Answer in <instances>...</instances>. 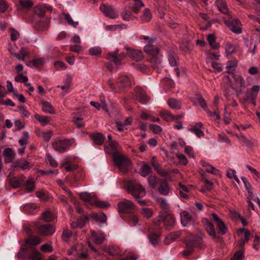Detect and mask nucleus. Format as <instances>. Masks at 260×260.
<instances>
[{
	"label": "nucleus",
	"mask_w": 260,
	"mask_h": 260,
	"mask_svg": "<svg viewBox=\"0 0 260 260\" xmlns=\"http://www.w3.org/2000/svg\"><path fill=\"white\" fill-rule=\"evenodd\" d=\"M104 150L106 153L111 155L114 162H129L128 158L122 152L121 147L116 141L106 144L104 146Z\"/></svg>",
	"instance_id": "f257e3e1"
},
{
	"label": "nucleus",
	"mask_w": 260,
	"mask_h": 260,
	"mask_svg": "<svg viewBox=\"0 0 260 260\" xmlns=\"http://www.w3.org/2000/svg\"><path fill=\"white\" fill-rule=\"evenodd\" d=\"M126 187L128 193L135 198L140 205H146V202L142 199L146 194L145 189L141 184L133 181H130L127 183Z\"/></svg>",
	"instance_id": "f03ea898"
},
{
	"label": "nucleus",
	"mask_w": 260,
	"mask_h": 260,
	"mask_svg": "<svg viewBox=\"0 0 260 260\" xmlns=\"http://www.w3.org/2000/svg\"><path fill=\"white\" fill-rule=\"evenodd\" d=\"M108 84L113 91L118 92L131 86V81L128 77L124 75L120 77L115 83L109 80Z\"/></svg>",
	"instance_id": "7ed1b4c3"
},
{
	"label": "nucleus",
	"mask_w": 260,
	"mask_h": 260,
	"mask_svg": "<svg viewBox=\"0 0 260 260\" xmlns=\"http://www.w3.org/2000/svg\"><path fill=\"white\" fill-rule=\"evenodd\" d=\"M32 224L37 230V233L39 235L48 236L55 233V228L51 224H41L39 221H36Z\"/></svg>",
	"instance_id": "20e7f679"
},
{
	"label": "nucleus",
	"mask_w": 260,
	"mask_h": 260,
	"mask_svg": "<svg viewBox=\"0 0 260 260\" xmlns=\"http://www.w3.org/2000/svg\"><path fill=\"white\" fill-rule=\"evenodd\" d=\"M136 205L131 200L124 199L117 204V210L119 213H131L135 211Z\"/></svg>",
	"instance_id": "39448f33"
},
{
	"label": "nucleus",
	"mask_w": 260,
	"mask_h": 260,
	"mask_svg": "<svg viewBox=\"0 0 260 260\" xmlns=\"http://www.w3.org/2000/svg\"><path fill=\"white\" fill-rule=\"evenodd\" d=\"M159 228L157 223L153 222L149 228V240L151 244L154 245H157L160 242V239L157 232Z\"/></svg>",
	"instance_id": "423d86ee"
},
{
	"label": "nucleus",
	"mask_w": 260,
	"mask_h": 260,
	"mask_svg": "<svg viewBox=\"0 0 260 260\" xmlns=\"http://www.w3.org/2000/svg\"><path fill=\"white\" fill-rule=\"evenodd\" d=\"M158 221H162L166 228L170 230L174 225L175 219L174 216L167 212H160L158 217Z\"/></svg>",
	"instance_id": "0eeeda50"
},
{
	"label": "nucleus",
	"mask_w": 260,
	"mask_h": 260,
	"mask_svg": "<svg viewBox=\"0 0 260 260\" xmlns=\"http://www.w3.org/2000/svg\"><path fill=\"white\" fill-rule=\"evenodd\" d=\"M144 51L149 55L152 56L151 62L155 63L160 62L158 56L159 50L157 47L154 46L152 43L148 44L145 46Z\"/></svg>",
	"instance_id": "6e6552de"
},
{
	"label": "nucleus",
	"mask_w": 260,
	"mask_h": 260,
	"mask_svg": "<svg viewBox=\"0 0 260 260\" xmlns=\"http://www.w3.org/2000/svg\"><path fill=\"white\" fill-rule=\"evenodd\" d=\"M234 81L232 84V88L235 90L237 95H239L245 88V83L244 79L239 75L234 76Z\"/></svg>",
	"instance_id": "1a4fd4ad"
},
{
	"label": "nucleus",
	"mask_w": 260,
	"mask_h": 260,
	"mask_svg": "<svg viewBox=\"0 0 260 260\" xmlns=\"http://www.w3.org/2000/svg\"><path fill=\"white\" fill-rule=\"evenodd\" d=\"M71 145L70 140L68 139L59 140L54 142L52 146L55 151L63 152Z\"/></svg>",
	"instance_id": "9d476101"
},
{
	"label": "nucleus",
	"mask_w": 260,
	"mask_h": 260,
	"mask_svg": "<svg viewBox=\"0 0 260 260\" xmlns=\"http://www.w3.org/2000/svg\"><path fill=\"white\" fill-rule=\"evenodd\" d=\"M225 23L229 29L233 32L237 34L241 33V23L239 19L237 18H231L230 19L226 21Z\"/></svg>",
	"instance_id": "9b49d317"
},
{
	"label": "nucleus",
	"mask_w": 260,
	"mask_h": 260,
	"mask_svg": "<svg viewBox=\"0 0 260 260\" xmlns=\"http://www.w3.org/2000/svg\"><path fill=\"white\" fill-rule=\"evenodd\" d=\"M124 49L127 51V55L135 61H139L143 58V52L141 50L135 49L128 46H125Z\"/></svg>",
	"instance_id": "f8f14e48"
},
{
	"label": "nucleus",
	"mask_w": 260,
	"mask_h": 260,
	"mask_svg": "<svg viewBox=\"0 0 260 260\" xmlns=\"http://www.w3.org/2000/svg\"><path fill=\"white\" fill-rule=\"evenodd\" d=\"M100 10L106 17L111 19H115L118 16V13L111 6L102 4L100 6Z\"/></svg>",
	"instance_id": "ddd939ff"
},
{
	"label": "nucleus",
	"mask_w": 260,
	"mask_h": 260,
	"mask_svg": "<svg viewBox=\"0 0 260 260\" xmlns=\"http://www.w3.org/2000/svg\"><path fill=\"white\" fill-rule=\"evenodd\" d=\"M212 216L213 220L216 222L218 232L222 235H224L228 232V229L225 223L220 219L216 213H212Z\"/></svg>",
	"instance_id": "4468645a"
},
{
	"label": "nucleus",
	"mask_w": 260,
	"mask_h": 260,
	"mask_svg": "<svg viewBox=\"0 0 260 260\" xmlns=\"http://www.w3.org/2000/svg\"><path fill=\"white\" fill-rule=\"evenodd\" d=\"M158 192L162 196H168L172 193V189L169 186L166 180H162L159 183L158 187Z\"/></svg>",
	"instance_id": "2eb2a0df"
},
{
	"label": "nucleus",
	"mask_w": 260,
	"mask_h": 260,
	"mask_svg": "<svg viewBox=\"0 0 260 260\" xmlns=\"http://www.w3.org/2000/svg\"><path fill=\"white\" fill-rule=\"evenodd\" d=\"M202 222L207 233L215 239L217 238V235L213 224L206 218H203Z\"/></svg>",
	"instance_id": "dca6fc26"
},
{
	"label": "nucleus",
	"mask_w": 260,
	"mask_h": 260,
	"mask_svg": "<svg viewBox=\"0 0 260 260\" xmlns=\"http://www.w3.org/2000/svg\"><path fill=\"white\" fill-rule=\"evenodd\" d=\"M197 242L196 240H188L186 242L185 249L182 251V254L184 256H187L191 253L193 251V248L197 246Z\"/></svg>",
	"instance_id": "f3484780"
},
{
	"label": "nucleus",
	"mask_w": 260,
	"mask_h": 260,
	"mask_svg": "<svg viewBox=\"0 0 260 260\" xmlns=\"http://www.w3.org/2000/svg\"><path fill=\"white\" fill-rule=\"evenodd\" d=\"M5 162H11L14 159L16 153L11 148H6L3 153Z\"/></svg>",
	"instance_id": "a211bd4d"
},
{
	"label": "nucleus",
	"mask_w": 260,
	"mask_h": 260,
	"mask_svg": "<svg viewBox=\"0 0 260 260\" xmlns=\"http://www.w3.org/2000/svg\"><path fill=\"white\" fill-rule=\"evenodd\" d=\"M88 218V216L83 215L80 217L77 221L71 222L70 223L71 226L73 229H75L77 228L81 229L84 226Z\"/></svg>",
	"instance_id": "6ab92c4d"
},
{
	"label": "nucleus",
	"mask_w": 260,
	"mask_h": 260,
	"mask_svg": "<svg viewBox=\"0 0 260 260\" xmlns=\"http://www.w3.org/2000/svg\"><path fill=\"white\" fill-rule=\"evenodd\" d=\"M181 222L183 226L191 224L193 221L191 216L187 211H183L180 213Z\"/></svg>",
	"instance_id": "aec40b11"
},
{
	"label": "nucleus",
	"mask_w": 260,
	"mask_h": 260,
	"mask_svg": "<svg viewBox=\"0 0 260 260\" xmlns=\"http://www.w3.org/2000/svg\"><path fill=\"white\" fill-rule=\"evenodd\" d=\"M91 235L93 238V241L97 244H101L105 240V236L101 232H95L92 230H91Z\"/></svg>",
	"instance_id": "412c9836"
},
{
	"label": "nucleus",
	"mask_w": 260,
	"mask_h": 260,
	"mask_svg": "<svg viewBox=\"0 0 260 260\" xmlns=\"http://www.w3.org/2000/svg\"><path fill=\"white\" fill-rule=\"evenodd\" d=\"M133 119L132 117L129 116L125 119L123 122H121L119 121H116L115 124L116 125V127L117 130L119 132H122L124 129V127L126 126H128L132 124Z\"/></svg>",
	"instance_id": "4be33fe9"
},
{
	"label": "nucleus",
	"mask_w": 260,
	"mask_h": 260,
	"mask_svg": "<svg viewBox=\"0 0 260 260\" xmlns=\"http://www.w3.org/2000/svg\"><path fill=\"white\" fill-rule=\"evenodd\" d=\"M23 182V177H13L9 179L10 184L14 188H17L20 187Z\"/></svg>",
	"instance_id": "5701e85b"
},
{
	"label": "nucleus",
	"mask_w": 260,
	"mask_h": 260,
	"mask_svg": "<svg viewBox=\"0 0 260 260\" xmlns=\"http://www.w3.org/2000/svg\"><path fill=\"white\" fill-rule=\"evenodd\" d=\"M105 251L112 256H121L123 254L122 250L117 246H110L105 249Z\"/></svg>",
	"instance_id": "b1692460"
},
{
	"label": "nucleus",
	"mask_w": 260,
	"mask_h": 260,
	"mask_svg": "<svg viewBox=\"0 0 260 260\" xmlns=\"http://www.w3.org/2000/svg\"><path fill=\"white\" fill-rule=\"evenodd\" d=\"M160 115L164 120L167 121H173L175 119L181 117L180 116L175 117L172 115L171 112L168 110H162L160 112Z\"/></svg>",
	"instance_id": "393cba45"
},
{
	"label": "nucleus",
	"mask_w": 260,
	"mask_h": 260,
	"mask_svg": "<svg viewBox=\"0 0 260 260\" xmlns=\"http://www.w3.org/2000/svg\"><path fill=\"white\" fill-rule=\"evenodd\" d=\"M153 167L155 171L162 177H165L168 180H171L170 177H168L170 171L169 170H165L161 168L159 164H152Z\"/></svg>",
	"instance_id": "a878e982"
},
{
	"label": "nucleus",
	"mask_w": 260,
	"mask_h": 260,
	"mask_svg": "<svg viewBox=\"0 0 260 260\" xmlns=\"http://www.w3.org/2000/svg\"><path fill=\"white\" fill-rule=\"evenodd\" d=\"M47 7L45 4H39L34 8L35 14L40 17H43L46 12Z\"/></svg>",
	"instance_id": "bb28decb"
},
{
	"label": "nucleus",
	"mask_w": 260,
	"mask_h": 260,
	"mask_svg": "<svg viewBox=\"0 0 260 260\" xmlns=\"http://www.w3.org/2000/svg\"><path fill=\"white\" fill-rule=\"evenodd\" d=\"M235 135L238 139L239 143L242 146H246L247 147H252L253 146V144L251 141L250 140L247 139L243 134H241L239 135L236 134Z\"/></svg>",
	"instance_id": "cd10ccee"
},
{
	"label": "nucleus",
	"mask_w": 260,
	"mask_h": 260,
	"mask_svg": "<svg viewBox=\"0 0 260 260\" xmlns=\"http://www.w3.org/2000/svg\"><path fill=\"white\" fill-rule=\"evenodd\" d=\"M95 197V196L91 195L90 193L87 192H81L80 193V197L82 200L91 205L94 201Z\"/></svg>",
	"instance_id": "c85d7f7f"
},
{
	"label": "nucleus",
	"mask_w": 260,
	"mask_h": 260,
	"mask_svg": "<svg viewBox=\"0 0 260 260\" xmlns=\"http://www.w3.org/2000/svg\"><path fill=\"white\" fill-rule=\"evenodd\" d=\"M91 137L92 138L94 143L98 145H102L105 139V136L100 133L93 134L91 135Z\"/></svg>",
	"instance_id": "c756f323"
},
{
	"label": "nucleus",
	"mask_w": 260,
	"mask_h": 260,
	"mask_svg": "<svg viewBox=\"0 0 260 260\" xmlns=\"http://www.w3.org/2000/svg\"><path fill=\"white\" fill-rule=\"evenodd\" d=\"M167 103L169 106L173 109L179 110L181 108V103L175 99H170L168 100Z\"/></svg>",
	"instance_id": "7c9ffc66"
},
{
	"label": "nucleus",
	"mask_w": 260,
	"mask_h": 260,
	"mask_svg": "<svg viewBox=\"0 0 260 260\" xmlns=\"http://www.w3.org/2000/svg\"><path fill=\"white\" fill-rule=\"evenodd\" d=\"M107 58L116 65L120 64L121 61L120 58L118 57L117 52L109 53L107 55Z\"/></svg>",
	"instance_id": "2f4dec72"
},
{
	"label": "nucleus",
	"mask_w": 260,
	"mask_h": 260,
	"mask_svg": "<svg viewBox=\"0 0 260 260\" xmlns=\"http://www.w3.org/2000/svg\"><path fill=\"white\" fill-rule=\"evenodd\" d=\"M42 111L46 113L53 114L54 111L51 104L48 102L43 101L41 102Z\"/></svg>",
	"instance_id": "473e14b6"
},
{
	"label": "nucleus",
	"mask_w": 260,
	"mask_h": 260,
	"mask_svg": "<svg viewBox=\"0 0 260 260\" xmlns=\"http://www.w3.org/2000/svg\"><path fill=\"white\" fill-rule=\"evenodd\" d=\"M215 5L218 10L224 14L228 12V9L226 7V4L223 0H217L215 2Z\"/></svg>",
	"instance_id": "72a5a7b5"
},
{
	"label": "nucleus",
	"mask_w": 260,
	"mask_h": 260,
	"mask_svg": "<svg viewBox=\"0 0 260 260\" xmlns=\"http://www.w3.org/2000/svg\"><path fill=\"white\" fill-rule=\"evenodd\" d=\"M36 133L39 137L42 138L45 141H49L52 136V133L50 131L44 132L40 130H38Z\"/></svg>",
	"instance_id": "f704fd0d"
},
{
	"label": "nucleus",
	"mask_w": 260,
	"mask_h": 260,
	"mask_svg": "<svg viewBox=\"0 0 260 260\" xmlns=\"http://www.w3.org/2000/svg\"><path fill=\"white\" fill-rule=\"evenodd\" d=\"M41 242V238L38 236H30L25 240V242L27 245L31 246L38 245Z\"/></svg>",
	"instance_id": "c9c22d12"
},
{
	"label": "nucleus",
	"mask_w": 260,
	"mask_h": 260,
	"mask_svg": "<svg viewBox=\"0 0 260 260\" xmlns=\"http://www.w3.org/2000/svg\"><path fill=\"white\" fill-rule=\"evenodd\" d=\"M12 167L14 170L20 171L29 170L32 166L30 164H13Z\"/></svg>",
	"instance_id": "e433bc0d"
},
{
	"label": "nucleus",
	"mask_w": 260,
	"mask_h": 260,
	"mask_svg": "<svg viewBox=\"0 0 260 260\" xmlns=\"http://www.w3.org/2000/svg\"><path fill=\"white\" fill-rule=\"evenodd\" d=\"M92 205L101 208H107L110 206V204L107 201L98 200L96 196Z\"/></svg>",
	"instance_id": "4c0bfd02"
},
{
	"label": "nucleus",
	"mask_w": 260,
	"mask_h": 260,
	"mask_svg": "<svg viewBox=\"0 0 260 260\" xmlns=\"http://www.w3.org/2000/svg\"><path fill=\"white\" fill-rule=\"evenodd\" d=\"M207 40L209 42V45L214 50L218 49L219 47L218 43L216 42V37L213 34H209L208 36Z\"/></svg>",
	"instance_id": "58836bf2"
},
{
	"label": "nucleus",
	"mask_w": 260,
	"mask_h": 260,
	"mask_svg": "<svg viewBox=\"0 0 260 260\" xmlns=\"http://www.w3.org/2000/svg\"><path fill=\"white\" fill-rule=\"evenodd\" d=\"M25 190L27 192H32L35 188V182L32 178H28L24 183Z\"/></svg>",
	"instance_id": "ea45409f"
},
{
	"label": "nucleus",
	"mask_w": 260,
	"mask_h": 260,
	"mask_svg": "<svg viewBox=\"0 0 260 260\" xmlns=\"http://www.w3.org/2000/svg\"><path fill=\"white\" fill-rule=\"evenodd\" d=\"M180 236V233L179 232H176L174 233H171L165 239V243L167 244H169L172 242L176 240Z\"/></svg>",
	"instance_id": "a19ab883"
},
{
	"label": "nucleus",
	"mask_w": 260,
	"mask_h": 260,
	"mask_svg": "<svg viewBox=\"0 0 260 260\" xmlns=\"http://www.w3.org/2000/svg\"><path fill=\"white\" fill-rule=\"evenodd\" d=\"M35 118L43 125L45 126L50 121V119L48 117L46 116H42L36 114L35 115Z\"/></svg>",
	"instance_id": "79ce46f5"
},
{
	"label": "nucleus",
	"mask_w": 260,
	"mask_h": 260,
	"mask_svg": "<svg viewBox=\"0 0 260 260\" xmlns=\"http://www.w3.org/2000/svg\"><path fill=\"white\" fill-rule=\"evenodd\" d=\"M260 87L258 85H254L252 86L251 89H248L252 92L251 93V96L250 98H248L247 96L246 97V99L247 100H250L251 101H253V100H255L257 93L259 90Z\"/></svg>",
	"instance_id": "37998d69"
},
{
	"label": "nucleus",
	"mask_w": 260,
	"mask_h": 260,
	"mask_svg": "<svg viewBox=\"0 0 260 260\" xmlns=\"http://www.w3.org/2000/svg\"><path fill=\"white\" fill-rule=\"evenodd\" d=\"M236 47L230 42H227L225 45V51L226 56L230 55L236 52Z\"/></svg>",
	"instance_id": "c03bdc74"
},
{
	"label": "nucleus",
	"mask_w": 260,
	"mask_h": 260,
	"mask_svg": "<svg viewBox=\"0 0 260 260\" xmlns=\"http://www.w3.org/2000/svg\"><path fill=\"white\" fill-rule=\"evenodd\" d=\"M137 99L142 104H146L149 101V98L145 93L140 92L137 95Z\"/></svg>",
	"instance_id": "a18cd8bd"
},
{
	"label": "nucleus",
	"mask_w": 260,
	"mask_h": 260,
	"mask_svg": "<svg viewBox=\"0 0 260 260\" xmlns=\"http://www.w3.org/2000/svg\"><path fill=\"white\" fill-rule=\"evenodd\" d=\"M203 171L205 173H209L212 174H216L218 172V170L215 168L211 166L209 164H205Z\"/></svg>",
	"instance_id": "49530a36"
},
{
	"label": "nucleus",
	"mask_w": 260,
	"mask_h": 260,
	"mask_svg": "<svg viewBox=\"0 0 260 260\" xmlns=\"http://www.w3.org/2000/svg\"><path fill=\"white\" fill-rule=\"evenodd\" d=\"M133 6L131 9L134 12L138 13L140 9L144 6V4L141 0H133Z\"/></svg>",
	"instance_id": "de8ad7c7"
},
{
	"label": "nucleus",
	"mask_w": 260,
	"mask_h": 260,
	"mask_svg": "<svg viewBox=\"0 0 260 260\" xmlns=\"http://www.w3.org/2000/svg\"><path fill=\"white\" fill-rule=\"evenodd\" d=\"M149 185L152 188H155L158 183V179L155 175H150L147 178Z\"/></svg>",
	"instance_id": "09e8293b"
},
{
	"label": "nucleus",
	"mask_w": 260,
	"mask_h": 260,
	"mask_svg": "<svg viewBox=\"0 0 260 260\" xmlns=\"http://www.w3.org/2000/svg\"><path fill=\"white\" fill-rule=\"evenodd\" d=\"M43 220L47 222H51L54 218L53 214L49 211H46L42 214Z\"/></svg>",
	"instance_id": "8fccbe9b"
},
{
	"label": "nucleus",
	"mask_w": 260,
	"mask_h": 260,
	"mask_svg": "<svg viewBox=\"0 0 260 260\" xmlns=\"http://www.w3.org/2000/svg\"><path fill=\"white\" fill-rule=\"evenodd\" d=\"M92 217L96 221L102 223H105L107 221V216L104 213H93Z\"/></svg>",
	"instance_id": "3c124183"
},
{
	"label": "nucleus",
	"mask_w": 260,
	"mask_h": 260,
	"mask_svg": "<svg viewBox=\"0 0 260 260\" xmlns=\"http://www.w3.org/2000/svg\"><path fill=\"white\" fill-rule=\"evenodd\" d=\"M157 202L159 204L160 207L164 210H168L170 208V205L167 200L162 198H156Z\"/></svg>",
	"instance_id": "603ef678"
},
{
	"label": "nucleus",
	"mask_w": 260,
	"mask_h": 260,
	"mask_svg": "<svg viewBox=\"0 0 260 260\" xmlns=\"http://www.w3.org/2000/svg\"><path fill=\"white\" fill-rule=\"evenodd\" d=\"M152 17V14L148 9H145L144 11L143 15L141 16L142 20L144 22L149 21Z\"/></svg>",
	"instance_id": "864d4df0"
},
{
	"label": "nucleus",
	"mask_w": 260,
	"mask_h": 260,
	"mask_svg": "<svg viewBox=\"0 0 260 260\" xmlns=\"http://www.w3.org/2000/svg\"><path fill=\"white\" fill-rule=\"evenodd\" d=\"M116 167L123 173H126L130 170L129 164H115Z\"/></svg>",
	"instance_id": "5fc2aeb1"
},
{
	"label": "nucleus",
	"mask_w": 260,
	"mask_h": 260,
	"mask_svg": "<svg viewBox=\"0 0 260 260\" xmlns=\"http://www.w3.org/2000/svg\"><path fill=\"white\" fill-rule=\"evenodd\" d=\"M241 179L242 180L243 183L244 184L245 187L246 189H247V190L248 191V192L249 196L251 197H252V187L251 184L247 181V179L245 177H244V176L241 177Z\"/></svg>",
	"instance_id": "6e6d98bb"
},
{
	"label": "nucleus",
	"mask_w": 260,
	"mask_h": 260,
	"mask_svg": "<svg viewBox=\"0 0 260 260\" xmlns=\"http://www.w3.org/2000/svg\"><path fill=\"white\" fill-rule=\"evenodd\" d=\"M150 168L147 164H145V165H144L141 168L140 170V174L143 177H145L146 176L148 175L150 173Z\"/></svg>",
	"instance_id": "4d7b16f0"
},
{
	"label": "nucleus",
	"mask_w": 260,
	"mask_h": 260,
	"mask_svg": "<svg viewBox=\"0 0 260 260\" xmlns=\"http://www.w3.org/2000/svg\"><path fill=\"white\" fill-rule=\"evenodd\" d=\"M29 260H42V254L35 249H32V253L29 257Z\"/></svg>",
	"instance_id": "13d9d810"
},
{
	"label": "nucleus",
	"mask_w": 260,
	"mask_h": 260,
	"mask_svg": "<svg viewBox=\"0 0 260 260\" xmlns=\"http://www.w3.org/2000/svg\"><path fill=\"white\" fill-rule=\"evenodd\" d=\"M226 176L230 179H234L238 183H240V180L236 175V172L235 170L232 169L228 170L226 172Z\"/></svg>",
	"instance_id": "bf43d9fd"
},
{
	"label": "nucleus",
	"mask_w": 260,
	"mask_h": 260,
	"mask_svg": "<svg viewBox=\"0 0 260 260\" xmlns=\"http://www.w3.org/2000/svg\"><path fill=\"white\" fill-rule=\"evenodd\" d=\"M141 213L145 218H149L152 217L153 212L150 208L144 207L142 208Z\"/></svg>",
	"instance_id": "052dcab7"
},
{
	"label": "nucleus",
	"mask_w": 260,
	"mask_h": 260,
	"mask_svg": "<svg viewBox=\"0 0 260 260\" xmlns=\"http://www.w3.org/2000/svg\"><path fill=\"white\" fill-rule=\"evenodd\" d=\"M73 235V233L71 231H70L69 229H64L62 234V239L65 242H67L69 240V238H70Z\"/></svg>",
	"instance_id": "680f3d73"
},
{
	"label": "nucleus",
	"mask_w": 260,
	"mask_h": 260,
	"mask_svg": "<svg viewBox=\"0 0 260 260\" xmlns=\"http://www.w3.org/2000/svg\"><path fill=\"white\" fill-rule=\"evenodd\" d=\"M45 62V60L43 58H40L37 59H35L30 61L29 64L31 65L36 67H39L42 66Z\"/></svg>",
	"instance_id": "e2e57ef3"
},
{
	"label": "nucleus",
	"mask_w": 260,
	"mask_h": 260,
	"mask_svg": "<svg viewBox=\"0 0 260 260\" xmlns=\"http://www.w3.org/2000/svg\"><path fill=\"white\" fill-rule=\"evenodd\" d=\"M90 104L92 106L97 108L98 109H100L101 108H103L105 110H107V105L106 104V102L104 101L101 102V103H99L98 102H95L94 101H91Z\"/></svg>",
	"instance_id": "0e129e2a"
},
{
	"label": "nucleus",
	"mask_w": 260,
	"mask_h": 260,
	"mask_svg": "<svg viewBox=\"0 0 260 260\" xmlns=\"http://www.w3.org/2000/svg\"><path fill=\"white\" fill-rule=\"evenodd\" d=\"M209 115L213 118V119L217 123H219V120L220 118V116L219 115V112L218 111H216L214 112L209 111L208 112Z\"/></svg>",
	"instance_id": "69168bd1"
},
{
	"label": "nucleus",
	"mask_w": 260,
	"mask_h": 260,
	"mask_svg": "<svg viewBox=\"0 0 260 260\" xmlns=\"http://www.w3.org/2000/svg\"><path fill=\"white\" fill-rule=\"evenodd\" d=\"M239 232L244 233V240L242 239L241 241V246H243L245 241H248L249 240L250 234L248 231L245 230L244 229H240Z\"/></svg>",
	"instance_id": "338daca9"
},
{
	"label": "nucleus",
	"mask_w": 260,
	"mask_h": 260,
	"mask_svg": "<svg viewBox=\"0 0 260 260\" xmlns=\"http://www.w3.org/2000/svg\"><path fill=\"white\" fill-rule=\"evenodd\" d=\"M244 257L243 251L242 250H240L235 253L231 260H244Z\"/></svg>",
	"instance_id": "774afa93"
}]
</instances>
